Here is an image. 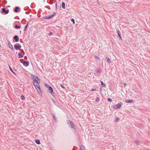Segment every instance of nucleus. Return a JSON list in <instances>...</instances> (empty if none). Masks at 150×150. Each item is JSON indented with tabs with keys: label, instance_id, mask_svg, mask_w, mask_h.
<instances>
[{
	"label": "nucleus",
	"instance_id": "nucleus-1",
	"mask_svg": "<svg viewBox=\"0 0 150 150\" xmlns=\"http://www.w3.org/2000/svg\"><path fill=\"white\" fill-rule=\"evenodd\" d=\"M31 77L34 80L33 82H36L37 84H39L40 83V81L39 78L37 76L32 74L31 75Z\"/></svg>",
	"mask_w": 150,
	"mask_h": 150
},
{
	"label": "nucleus",
	"instance_id": "nucleus-2",
	"mask_svg": "<svg viewBox=\"0 0 150 150\" xmlns=\"http://www.w3.org/2000/svg\"><path fill=\"white\" fill-rule=\"evenodd\" d=\"M14 48L16 50H18L21 48V46L19 44L17 43L14 45Z\"/></svg>",
	"mask_w": 150,
	"mask_h": 150
},
{
	"label": "nucleus",
	"instance_id": "nucleus-3",
	"mask_svg": "<svg viewBox=\"0 0 150 150\" xmlns=\"http://www.w3.org/2000/svg\"><path fill=\"white\" fill-rule=\"evenodd\" d=\"M54 14L53 15L50 16H45L43 17V18L45 19H50L52 18V17L54 16L56 14L55 13H53Z\"/></svg>",
	"mask_w": 150,
	"mask_h": 150
},
{
	"label": "nucleus",
	"instance_id": "nucleus-4",
	"mask_svg": "<svg viewBox=\"0 0 150 150\" xmlns=\"http://www.w3.org/2000/svg\"><path fill=\"white\" fill-rule=\"evenodd\" d=\"M121 106V104L120 103H118L116 105H114V108L120 109V107Z\"/></svg>",
	"mask_w": 150,
	"mask_h": 150
},
{
	"label": "nucleus",
	"instance_id": "nucleus-5",
	"mask_svg": "<svg viewBox=\"0 0 150 150\" xmlns=\"http://www.w3.org/2000/svg\"><path fill=\"white\" fill-rule=\"evenodd\" d=\"M1 10L2 12L3 13H4L6 14H8L9 11L8 9L6 10L5 8H2Z\"/></svg>",
	"mask_w": 150,
	"mask_h": 150
},
{
	"label": "nucleus",
	"instance_id": "nucleus-6",
	"mask_svg": "<svg viewBox=\"0 0 150 150\" xmlns=\"http://www.w3.org/2000/svg\"><path fill=\"white\" fill-rule=\"evenodd\" d=\"M33 83L35 87L37 89L38 88L39 89H40V88L39 85V84H37L36 82H33Z\"/></svg>",
	"mask_w": 150,
	"mask_h": 150
},
{
	"label": "nucleus",
	"instance_id": "nucleus-7",
	"mask_svg": "<svg viewBox=\"0 0 150 150\" xmlns=\"http://www.w3.org/2000/svg\"><path fill=\"white\" fill-rule=\"evenodd\" d=\"M8 45L10 48L13 50H14V49L13 47V45H11L9 41L8 42Z\"/></svg>",
	"mask_w": 150,
	"mask_h": 150
},
{
	"label": "nucleus",
	"instance_id": "nucleus-8",
	"mask_svg": "<svg viewBox=\"0 0 150 150\" xmlns=\"http://www.w3.org/2000/svg\"><path fill=\"white\" fill-rule=\"evenodd\" d=\"M23 64L25 67L28 66L29 65V63L28 62L24 61L23 62Z\"/></svg>",
	"mask_w": 150,
	"mask_h": 150
},
{
	"label": "nucleus",
	"instance_id": "nucleus-9",
	"mask_svg": "<svg viewBox=\"0 0 150 150\" xmlns=\"http://www.w3.org/2000/svg\"><path fill=\"white\" fill-rule=\"evenodd\" d=\"M48 88L49 90L50 91V92L52 94V95H53L54 94V93L53 89L51 87H49V88Z\"/></svg>",
	"mask_w": 150,
	"mask_h": 150
},
{
	"label": "nucleus",
	"instance_id": "nucleus-10",
	"mask_svg": "<svg viewBox=\"0 0 150 150\" xmlns=\"http://www.w3.org/2000/svg\"><path fill=\"white\" fill-rule=\"evenodd\" d=\"M13 38L16 42H18L19 40V38H18V36L17 35H15L13 37Z\"/></svg>",
	"mask_w": 150,
	"mask_h": 150
},
{
	"label": "nucleus",
	"instance_id": "nucleus-11",
	"mask_svg": "<svg viewBox=\"0 0 150 150\" xmlns=\"http://www.w3.org/2000/svg\"><path fill=\"white\" fill-rule=\"evenodd\" d=\"M105 58L107 62L109 63H111L112 62V61H111L110 59L108 57H106Z\"/></svg>",
	"mask_w": 150,
	"mask_h": 150
},
{
	"label": "nucleus",
	"instance_id": "nucleus-12",
	"mask_svg": "<svg viewBox=\"0 0 150 150\" xmlns=\"http://www.w3.org/2000/svg\"><path fill=\"white\" fill-rule=\"evenodd\" d=\"M100 82L101 83V86L102 87H106V85L103 83V81H100Z\"/></svg>",
	"mask_w": 150,
	"mask_h": 150
},
{
	"label": "nucleus",
	"instance_id": "nucleus-13",
	"mask_svg": "<svg viewBox=\"0 0 150 150\" xmlns=\"http://www.w3.org/2000/svg\"><path fill=\"white\" fill-rule=\"evenodd\" d=\"M125 102L127 103H132L133 102V100H126Z\"/></svg>",
	"mask_w": 150,
	"mask_h": 150
},
{
	"label": "nucleus",
	"instance_id": "nucleus-14",
	"mask_svg": "<svg viewBox=\"0 0 150 150\" xmlns=\"http://www.w3.org/2000/svg\"><path fill=\"white\" fill-rule=\"evenodd\" d=\"M15 27L16 29H19L21 28V27L20 26H18L17 25H15Z\"/></svg>",
	"mask_w": 150,
	"mask_h": 150
},
{
	"label": "nucleus",
	"instance_id": "nucleus-15",
	"mask_svg": "<svg viewBox=\"0 0 150 150\" xmlns=\"http://www.w3.org/2000/svg\"><path fill=\"white\" fill-rule=\"evenodd\" d=\"M117 35L118 36H120L121 35V33L119 30L117 31Z\"/></svg>",
	"mask_w": 150,
	"mask_h": 150
},
{
	"label": "nucleus",
	"instance_id": "nucleus-16",
	"mask_svg": "<svg viewBox=\"0 0 150 150\" xmlns=\"http://www.w3.org/2000/svg\"><path fill=\"white\" fill-rule=\"evenodd\" d=\"M18 54V55L19 57L20 58H22L23 57V55L20 52Z\"/></svg>",
	"mask_w": 150,
	"mask_h": 150
},
{
	"label": "nucleus",
	"instance_id": "nucleus-17",
	"mask_svg": "<svg viewBox=\"0 0 150 150\" xmlns=\"http://www.w3.org/2000/svg\"><path fill=\"white\" fill-rule=\"evenodd\" d=\"M19 9V7H15L14 10V11L15 12H18V9Z\"/></svg>",
	"mask_w": 150,
	"mask_h": 150
},
{
	"label": "nucleus",
	"instance_id": "nucleus-18",
	"mask_svg": "<svg viewBox=\"0 0 150 150\" xmlns=\"http://www.w3.org/2000/svg\"><path fill=\"white\" fill-rule=\"evenodd\" d=\"M35 142L37 144H40V141L39 140H35Z\"/></svg>",
	"mask_w": 150,
	"mask_h": 150
},
{
	"label": "nucleus",
	"instance_id": "nucleus-19",
	"mask_svg": "<svg viewBox=\"0 0 150 150\" xmlns=\"http://www.w3.org/2000/svg\"><path fill=\"white\" fill-rule=\"evenodd\" d=\"M79 150H85L84 146L82 145H81Z\"/></svg>",
	"mask_w": 150,
	"mask_h": 150
},
{
	"label": "nucleus",
	"instance_id": "nucleus-20",
	"mask_svg": "<svg viewBox=\"0 0 150 150\" xmlns=\"http://www.w3.org/2000/svg\"><path fill=\"white\" fill-rule=\"evenodd\" d=\"M62 8L63 9L65 8V3L64 2H62Z\"/></svg>",
	"mask_w": 150,
	"mask_h": 150
},
{
	"label": "nucleus",
	"instance_id": "nucleus-21",
	"mask_svg": "<svg viewBox=\"0 0 150 150\" xmlns=\"http://www.w3.org/2000/svg\"><path fill=\"white\" fill-rule=\"evenodd\" d=\"M28 23H29L28 22L26 24V25H25V28H24V31H25L26 30V29H27V28L28 27Z\"/></svg>",
	"mask_w": 150,
	"mask_h": 150
},
{
	"label": "nucleus",
	"instance_id": "nucleus-22",
	"mask_svg": "<svg viewBox=\"0 0 150 150\" xmlns=\"http://www.w3.org/2000/svg\"><path fill=\"white\" fill-rule=\"evenodd\" d=\"M9 68L10 69V70L14 74H15L14 72L13 71L11 68L10 67H9Z\"/></svg>",
	"mask_w": 150,
	"mask_h": 150
},
{
	"label": "nucleus",
	"instance_id": "nucleus-23",
	"mask_svg": "<svg viewBox=\"0 0 150 150\" xmlns=\"http://www.w3.org/2000/svg\"><path fill=\"white\" fill-rule=\"evenodd\" d=\"M70 126H71V128H74V124L72 121V123H70Z\"/></svg>",
	"mask_w": 150,
	"mask_h": 150
},
{
	"label": "nucleus",
	"instance_id": "nucleus-24",
	"mask_svg": "<svg viewBox=\"0 0 150 150\" xmlns=\"http://www.w3.org/2000/svg\"><path fill=\"white\" fill-rule=\"evenodd\" d=\"M100 100V99L98 97H97L96 98V102H98Z\"/></svg>",
	"mask_w": 150,
	"mask_h": 150
},
{
	"label": "nucleus",
	"instance_id": "nucleus-25",
	"mask_svg": "<svg viewBox=\"0 0 150 150\" xmlns=\"http://www.w3.org/2000/svg\"><path fill=\"white\" fill-rule=\"evenodd\" d=\"M21 98L22 100H24L25 99V97L23 95H21Z\"/></svg>",
	"mask_w": 150,
	"mask_h": 150
},
{
	"label": "nucleus",
	"instance_id": "nucleus-26",
	"mask_svg": "<svg viewBox=\"0 0 150 150\" xmlns=\"http://www.w3.org/2000/svg\"><path fill=\"white\" fill-rule=\"evenodd\" d=\"M71 21L73 23V24H75V21L74 20L73 18L71 19Z\"/></svg>",
	"mask_w": 150,
	"mask_h": 150
},
{
	"label": "nucleus",
	"instance_id": "nucleus-27",
	"mask_svg": "<svg viewBox=\"0 0 150 150\" xmlns=\"http://www.w3.org/2000/svg\"><path fill=\"white\" fill-rule=\"evenodd\" d=\"M53 117L54 118V120H55V121H56V120H57V118L56 117V116H55V115L54 114H53Z\"/></svg>",
	"mask_w": 150,
	"mask_h": 150
},
{
	"label": "nucleus",
	"instance_id": "nucleus-28",
	"mask_svg": "<svg viewBox=\"0 0 150 150\" xmlns=\"http://www.w3.org/2000/svg\"><path fill=\"white\" fill-rule=\"evenodd\" d=\"M119 119L117 117L115 120V122H118L119 121Z\"/></svg>",
	"mask_w": 150,
	"mask_h": 150
},
{
	"label": "nucleus",
	"instance_id": "nucleus-29",
	"mask_svg": "<svg viewBox=\"0 0 150 150\" xmlns=\"http://www.w3.org/2000/svg\"><path fill=\"white\" fill-rule=\"evenodd\" d=\"M135 142L138 145H139V142L138 140H135Z\"/></svg>",
	"mask_w": 150,
	"mask_h": 150
},
{
	"label": "nucleus",
	"instance_id": "nucleus-30",
	"mask_svg": "<svg viewBox=\"0 0 150 150\" xmlns=\"http://www.w3.org/2000/svg\"><path fill=\"white\" fill-rule=\"evenodd\" d=\"M45 86L47 87V88H49V87H50V86L48 84H47V83H45Z\"/></svg>",
	"mask_w": 150,
	"mask_h": 150
},
{
	"label": "nucleus",
	"instance_id": "nucleus-31",
	"mask_svg": "<svg viewBox=\"0 0 150 150\" xmlns=\"http://www.w3.org/2000/svg\"><path fill=\"white\" fill-rule=\"evenodd\" d=\"M94 57H95V58L96 59H97L98 60H99V57L98 56H97L96 55H95Z\"/></svg>",
	"mask_w": 150,
	"mask_h": 150
},
{
	"label": "nucleus",
	"instance_id": "nucleus-32",
	"mask_svg": "<svg viewBox=\"0 0 150 150\" xmlns=\"http://www.w3.org/2000/svg\"><path fill=\"white\" fill-rule=\"evenodd\" d=\"M67 122L68 124H70V123H72V121L68 120L67 121Z\"/></svg>",
	"mask_w": 150,
	"mask_h": 150
},
{
	"label": "nucleus",
	"instance_id": "nucleus-33",
	"mask_svg": "<svg viewBox=\"0 0 150 150\" xmlns=\"http://www.w3.org/2000/svg\"><path fill=\"white\" fill-rule=\"evenodd\" d=\"M108 101H109V102H111L112 101V100L110 98H108Z\"/></svg>",
	"mask_w": 150,
	"mask_h": 150
},
{
	"label": "nucleus",
	"instance_id": "nucleus-34",
	"mask_svg": "<svg viewBox=\"0 0 150 150\" xmlns=\"http://www.w3.org/2000/svg\"><path fill=\"white\" fill-rule=\"evenodd\" d=\"M60 86L62 88H63L64 89H65V88L62 85V84H61L60 85Z\"/></svg>",
	"mask_w": 150,
	"mask_h": 150
},
{
	"label": "nucleus",
	"instance_id": "nucleus-35",
	"mask_svg": "<svg viewBox=\"0 0 150 150\" xmlns=\"http://www.w3.org/2000/svg\"><path fill=\"white\" fill-rule=\"evenodd\" d=\"M98 70L97 71V72H98V73H100V69L99 68H98Z\"/></svg>",
	"mask_w": 150,
	"mask_h": 150
},
{
	"label": "nucleus",
	"instance_id": "nucleus-36",
	"mask_svg": "<svg viewBox=\"0 0 150 150\" xmlns=\"http://www.w3.org/2000/svg\"><path fill=\"white\" fill-rule=\"evenodd\" d=\"M55 7H56V8H57V1H55Z\"/></svg>",
	"mask_w": 150,
	"mask_h": 150
},
{
	"label": "nucleus",
	"instance_id": "nucleus-37",
	"mask_svg": "<svg viewBox=\"0 0 150 150\" xmlns=\"http://www.w3.org/2000/svg\"><path fill=\"white\" fill-rule=\"evenodd\" d=\"M52 34H53L52 33V32H50V33H49V35H52Z\"/></svg>",
	"mask_w": 150,
	"mask_h": 150
},
{
	"label": "nucleus",
	"instance_id": "nucleus-38",
	"mask_svg": "<svg viewBox=\"0 0 150 150\" xmlns=\"http://www.w3.org/2000/svg\"><path fill=\"white\" fill-rule=\"evenodd\" d=\"M37 89V90H38V92H41V89H40H40Z\"/></svg>",
	"mask_w": 150,
	"mask_h": 150
},
{
	"label": "nucleus",
	"instance_id": "nucleus-39",
	"mask_svg": "<svg viewBox=\"0 0 150 150\" xmlns=\"http://www.w3.org/2000/svg\"><path fill=\"white\" fill-rule=\"evenodd\" d=\"M96 90V89H91V91H95Z\"/></svg>",
	"mask_w": 150,
	"mask_h": 150
},
{
	"label": "nucleus",
	"instance_id": "nucleus-40",
	"mask_svg": "<svg viewBox=\"0 0 150 150\" xmlns=\"http://www.w3.org/2000/svg\"><path fill=\"white\" fill-rule=\"evenodd\" d=\"M50 4H53V3L52 2V0H51L50 1Z\"/></svg>",
	"mask_w": 150,
	"mask_h": 150
},
{
	"label": "nucleus",
	"instance_id": "nucleus-41",
	"mask_svg": "<svg viewBox=\"0 0 150 150\" xmlns=\"http://www.w3.org/2000/svg\"><path fill=\"white\" fill-rule=\"evenodd\" d=\"M124 86L125 87V86H126V83H124Z\"/></svg>",
	"mask_w": 150,
	"mask_h": 150
},
{
	"label": "nucleus",
	"instance_id": "nucleus-42",
	"mask_svg": "<svg viewBox=\"0 0 150 150\" xmlns=\"http://www.w3.org/2000/svg\"><path fill=\"white\" fill-rule=\"evenodd\" d=\"M119 37L120 38L121 40H122V38H121V35L120 36H119Z\"/></svg>",
	"mask_w": 150,
	"mask_h": 150
}]
</instances>
